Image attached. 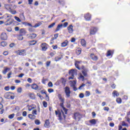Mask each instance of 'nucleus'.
<instances>
[{"instance_id": "774afa93", "label": "nucleus", "mask_w": 130, "mask_h": 130, "mask_svg": "<svg viewBox=\"0 0 130 130\" xmlns=\"http://www.w3.org/2000/svg\"><path fill=\"white\" fill-rule=\"evenodd\" d=\"M68 22H64L63 23V26L64 27V28H66V27H67L68 25Z\"/></svg>"}, {"instance_id": "a878e982", "label": "nucleus", "mask_w": 130, "mask_h": 130, "mask_svg": "<svg viewBox=\"0 0 130 130\" xmlns=\"http://www.w3.org/2000/svg\"><path fill=\"white\" fill-rule=\"evenodd\" d=\"M58 97H59V100L61 101V102H62V103H63V102H64V99H62L60 94L58 95Z\"/></svg>"}, {"instance_id": "8fccbe9b", "label": "nucleus", "mask_w": 130, "mask_h": 130, "mask_svg": "<svg viewBox=\"0 0 130 130\" xmlns=\"http://www.w3.org/2000/svg\"><path fill=\"white\" fill-rule=\"evenodd\" d=\"M85 86H86V84H84V83H82V84L79 86V87L78 88V89L79 90H81V89H82V88H83V87H85Z\"/></svg>"}, {"instance_id": "c85d7f7f", "label": "nucleus", "mask_w": 130, "mask_h": 130, "mask_svg": "<svg viewBox=\"0 0 130 130\" xmlns=\"http://www.w3.org/2000/svg\"><path fill=\"white\" fill-rule=\"evenodd\" d=\"M80 63V62L79 61H77L75 62V67L77 69H78V70H81V68H80L79 67V64Z\"/></svg>"}, {"instance_id": "6e6d98bb", "label": "nucleus", "mask_w": 130, "mask_h": 130, "mask_svg": "<svg viewBox=\"0 0 130 130\" xmlns=\"http://www.w3.org/2000/svg\"><path fill=\"white\" fill-rule=\"evenodd\" d=\"M104 110L105 111H109V108L108 107H105L104 108Z\"/></svg>"}, {"instance_id": "338daca9", "label": "nucleus", "mask_w": 130, "mask_h": 130, "mask_svg": "<svg viewBox=\"0 0 130 130\" xmlns=\"http://www.w3.org/2000/svg\"><path fill=\"white\" fill-rule=\"evenodd\" d=\"M41 94H46V91L44 90H43L41 91Z\"/></svg>"}, {"instance_id": "69168bd1", "label": "nucleus", "mask_w": 130, "mask_h": 130, "mask_svg": "<svg viewBox=\"0 0 130 130\" xmlns=\"http://www.w3.org/2000/svg\"><path fill=\"white\" fill-rule=\"evenodd\" d=\"M5 90H6V91H9V90H10V87H9V86H6V87H5Z\"/></svg>"}, {"instance_id": "0eeeda50", "label": "nucleus", "mask_w": 130, "mask_h": 130, "mask_svg": "<svg viewBox=\"0 0 130 130\" xmlns=\"http://www.w3.org/2000/svg\"><path fill=\"white\" fill-rule=\"evenodd\" d=\"M98 30V29L96 27H92L90 29V35H94L96 33V32H97Z\"/></svg>"}, {"instance_id": "c9c22d12", "label": "nucleus", "mask_w": 130, "mask_h": 130, "mask_svg": "<svg viewBox=\"0 0 130 130\" xmlns=\"http://www.w3.org/2000/svg\"><path fill=\"white\" fill-rule=\"evenodd\" d=\"M20 33H22V34H26V30L24 28H21L20 30Z\"/></svg>"}, {"instance_id": "2eb2a0df", "label": "nucleus", "mask_w": 130, "mask_h": 130, "mask_svg": "<svg viewBox=\"0 0 130 130\" xmlns=\"http://www.w3.org/2000/svg\"><path fill=\"white\" fill-rule=\"evenodd\" d=\"M70 83L71 87H75V86H76V85L77 84V80L70 81Z\"/></svg>"}, {"instance_id": "f3484780", "label": "nucleus", "mask_w": 130, "mask_h": 130, "mask_svg": "<svg viewBox=\"0 0 130 130\" xmlns=\"http://www.w3.org/2000/svg\"><path fill=\"white\" fill-rule=\"evenodd\" d=\"M31 89L34 90H38V85L36 84H33L31 85Z\"/></svg>"}, {"instance_id": "4468645a", "label": "nucleus", "mask_w": 130, "mask_h": 130, "mask_svg": "<svg viewBox=\"0 0 130 130\" xmlns=\"http://www.w3.org/2000/svg\"><path fill=\"white\" fill-rule=\"evenodd\" d=\"M90 58H91L92 60L96 61L98 59V57H97V56L94 55V54H91Z\"/></svg>"}, {"instance_id": "e2e57ef3", "label": "nucleus", "mask_w": 130, "mask_h": 130, "mask_svg": "<svg viewBox=\"0 0 130 130\" xmlns=\"http://www.w3.org/2000/svg\"><path fill=\"white\" fill-rule=\"evenodd\" d=\"M22 115H23V116H27V112L24 111L22 113Z\"/></svg>"}, {"instance_id": "393cba45", "label": "nucleus", "mask_w": 130, "mask_h": 130, "mask_svg": "<svg viewBox=\"0 0 130 130\" xmlns=\"http://www.w3.org/2000/svg\"><path fill=\"white\" fill-rule=\"evenodd\" d=\"M11 95H10V94L8 92L4 94V96L5 98H6V99H9Z\"/></svg>"}, {"instance_id": "603ef678", "label": "nucleus", "mask_w": 130, "mask_h": 130, "mask_svg": "<svg viewBox=\"0 0 130 130\" xmlns=\"http://www.w3.org/2000/svg\"><path fill=\"white\" fill-rule=\"evenodd\" d=\"M23 36L22 35H19L18 37V40H23Z\"/></svg>"}, {"instance_id": "864d4df0", "label": "nucleus", "mask_w": 130, "mask_h": 130, "mask_svg": "<svg viewBox=\"0 0 130 130\" xmlns=\"http://www.w3.org/2000/svg\"><path fill=\"white\" fill-rule=\"evenodd\" d=\"M54 90H53V89L52 88H49L48 89V92H49V93H52V92H53Z\"/></svg>"}, {"instance_id": "ea45409f", "label": "nucleus", "mask_w": 130, "mask_h": 130, "mask_svg": "<svg viewBox=\"0 0 130 130\" xmlns=\"http://www.w3.org/2000/svg\"><path fill=\"white\" fill-rule=\"evenodd\" d=\"M121 99L120 98H117L116 99V102L118 103L119 104H120V103H121Z\"/></svg>"}, {"instance_id": "c756f323", "label": "nucleus", "mask_w": 130, "mask_h": 130, "mask_svg": "<svg viewBox=\"0 0 130 130\" xmlns=\"http://www.w3.org/2000/svg\"><path fill=\"white\" fill-rule=\"evenodd\" d=\"M122 126H126L127 127H128V124L125 123L124 121L122 122Z\"/></svg>"}, {"instance_id": "de8ad7c7", "label": "nucleus", "mask_w": 130, "mask_h": 130, "mask_svg": "<svg viewBox=\"0 0 130 130\" xmlns=\"http://www.w3.org/2000/svg\"><path fill=\"white\" fill-rule=\"evenodd\" d=\"M79 79H81V80H82V81H84L85 77H84V76H83V75L80 74V76H79Z\"/></svg>"}, {"instance_id": "9d476101", "label": "nucleus", "mask_w": 130, "mask_h": 130, "mask_svg": "<svg viewBox=\"0 0 130 130\" xmlns=\"http://www.w3.org/2000/svg\"><path fill=\"white\" fill-rule=\"evenodd\" d=\"M84 18L86 21H90L91 20V15L89 13L85 14Z\"/></svg>"}, {"instance_id": "1a4fd4ad", "label": "nucleus", "mask_w": 130, "mask_h": 130, "mask_svg": "<svg viewBox=\"0 0 130 130\" xmlns=\"http://www.w3.org/2000/svg\"><path fill=\"white\" fill-rule=\"evenodd\" d=\"M44 125L46 128H49V127H50V122H49V120H46Z\"/></svg>"}, {"instance_id": "c03bdc74", "label": "nucleus", "mask_w": 130, "mask_h": 130, "mask_svg": "<svg viewBox=\"0 0 130 130\" xmlns=\"http://www.w3.org/2000/svg\"><path fill=\"white\" fill-rule=\"evenodd\" d=\"M14 18L15 19V20L16 21H17V22H21V19H20V18H19V17H18L17 16H15Z\"/></svg>"}, {"instance_id": "a211bd4d", "label": "nucleus", "mask_w": 130, "mask_h": 130, "mask_svg": "<svg viewBox=\"0 0 130 130\" xmlns=\"http://www.w3.org/2000/svg\"><path fill=\"white\" fill-rule=\"evenodd\" d=\"M60 106L61 107H62L63 111L65 112V114H67V112H68V109H67L64 107L63 106V103H61L60 104Z\"/></svg>"}, {"instance_id": "b1692460", "label": "nucleus", "mask_w": 130, "mask_h": 130, "mask_svg": "<svg viewBox=\"0 0 130 130\" xmlns=\"http://www.w3.org/2000/svg\"><path fill=\"white\" fill-rule=\"evenodd\" d=\"M81 43L83 47H85V46H86V41H85V40L82 39Z\"/></svg>"}, {"instance_id": "423d86ee", "label": "nucleus", "mask_w": 130, "mask_h": 130, "mask_svg": "<svg viewBox=\"0 0 130 130\" xmlns=\"http://www.w3.org/2000/svg\"><path fill=\"white\" fill-rule=\"evenodd\" d=\"M1 38L2 40H7L8 39V35L6 32H3L1 35Z\"/></svg>"}, {"instance_id": "9b49d317", "label": "nucleus", "mask_w": 130, "mask_h": 130, "mask_svg": "<svg viewBox=\"0 0 130 130\" xmlns=\"http://www.w3.org/2000/svg\"><path fill=\"white\" fill-rule=\"evenodd\" d=\"M55 113L56 115H57L58 114V117H59V120L61 121V120H62V118L61 117V113H60V112L59 111L57 112V111H55Z\"/></svg>"}, {"instance_id": "473e14b6", "label": "nucleus", "mask_w": 130, "mask_h": 130, "mask_svg": "<svg viewBox=\"0 0 130 130\" xmlns=\"http://www.w3.org/2000/svg\"><path fill=\"white\" fill-rule=\"evenodd\" d=\"M61 81L62 82V84H63V85L65 86L66 83L67 82V80H66V79H64V78H61Z\"/></svg>"}, {"instance_id": "dca6fc26", "label": "nucleus", "mask_w": 130, "mask_h": 130, "mask_svg": "<svg viewBox=\"0 0 130 130\" xmlns=\"http://www.w3.org/2000/svg\"><path fill=\"white\" fill-rule=\"evenodd\" d=\"M11 69L6 67L4 68V70L2 71V73L4 75H6V74H7L8 72Z\"/></svg>"}, {"instance_id": "7c9ffc66", "label": "nucleus", "mask_w": 130, "mask_h": 130, "mask_svg": "<svg viewBox=\"0 0 130 130\" xmlns=\"http://www.w3.org/2000/svg\"><path fill=\"white\" fill-rule=\"evenodd\" d=\"M27 26H29V27H32V28H36L37 27H38V25H35V26H32V24L30 23H27Z\"/></svg>"}, {"instance_id": "aec40b11", "label": "nucleus", "mask_w": 130, "mask_h": 130, "mask_svg": "<svg viewBox=\"0 0 130 130\" xmlns=\"http://www.w3.org/2000/svg\"><path fill=\"white\" fill-rule=\"evenodd\" d=\"M63 26V25L62 24H58L56 28L55 31L56 32H57V31H59V30H60V28H61V27Z\"/></svg>"}, {"instance_id": "72a5a7b5", "label": "nucleus", "mask_w": 130, "mask_h": 130, "mask_svg": "<svg viewBox=\"0 0 130 130\" xmlns=\"http://www.w3.org/2000/svg\"><path fill=\"white\" fill-rule=\"evenodd\" d=\"M82 73L84 76V77H87V70H83Z\"/></svg>"}, {"instance_id": "5fc2aeb1", "label": "nucleus", "mask_w": 130, "mask_h": 130, "mask_svg": "<svg viewBox=\"0 0 130 130\" xmlns=\"http://www.w3.org/2000/svg\"><path fill=\"white\" fill-rule=\"evenodd\" d=\"M34 109V107L32 106H29L28 108V111H31V110Z\"/></svg>"}, {"instance_id": "bf43d9fd", "label": "nucleus", "mask_w": 130, "mask_h": 130, "mask_svg": "<svg viewBox=\"0 0 130 130\" xmlns=\"http://www.w3.org/2000/svg\"><path fill=\"white\" fill-rule=\"evenodd\" d=\"M84 93H81L80 94H79V98H84Z\"/></svg>"}, {"instance_id": "bb28decb", "label": "nucleus", "mask_w": 130, "mask_h": 130, "mask_svg": "<svg viewBox=\"0 0 130 130\" xmlns=\"http://www.w3.org/2000/svg\"><path fill=\"white\" fill-rule=\"evenodd\" d=\"M35 123L37 125H40V123H41L40 122V120H38V119H36L35 120Z\"/></svg>"}, {"instance_id": "20e7f679", "label": "nucleus", "mask_w": 130, "mask_h": 130, "mask_svg": "<svg viewBox=\"0 0 130 130\" xmlns=\"http://www.w3.org/2000/svg\"><path fill=\"white\" fill-rule=\"evenodd\" d=\"M14 22V19H12V18H9L6 21V22L5 23V25L6 26H9L10 25H12V24H13Z\"/></svg>"}, {"instance_id": "39448f33", "label": "nucleus", "mask_w": 130, "mask_h": 130, "mask_svg": "<svg viewBox=\"0 0 130 130\" xmlns=\"http://www.w3.org/2000/svg\"><path fill=\"white\" fill-rule=\"evenodd\" d=\"M27 36L29 39H34V38H36L37 35L36 34H27Z\"/></svg>"}, {"instance_id": "e433bc0d", "label": "nucleus", "mask_w": 130, "mask_h": 130, "mask_svg": "<svg viewBox=\"0 0 130 130\" xmlns=\"http://www.w3.org/2000/svg\"><path fill=\"white\" fill-rule=\"evenodd\" d=\"M111 53H112V52L111 50L108 51L107 53V56H110L111 55H112Z\"/></svg>"}, {"instance_id": "4c0bfd02", "label": "nucleus", "mask_w": 130, "mask_h": 130, "mask_svg": "<svg viewBox=\"0 0 130 130\" xmlns=\"http://www.w3.org/2000/svg\"><path fill=\"white\" fill-rule=\"evenodd\" d=\"M29 97L31 99H35V95L33 93H30L29 94Z\"/></svg>"}, {"instance_id": "cd10ccee", "label": "nucleus", "mask_w": 130, "mask_h": 130, "mask_svg": "<svg viewBox=\"0 0 130 130\" xmlns=\"http://www.w3.org/2000/svg\"><path fill=\"white\" fill-rule=\"evenodd\" d=\"M113 95H114V96H116V97H118V96H119V93H118V92H117V91H116V90H114V91H113Z\"/></svg>"}, {"instance_id": "a18cd8bd", "label": "nucleus", "mask_w": 130, "mask_h": 130, "mask_svg": "<svg viewBox=\"0 0 130 130\" xmlns=\"http://www.w3.org/2000/svg\"><path fill=\"white\" fill-rule=\"evenodd\" d=\"M43 105L44 107H45V108L47 107V103L45 101L43 102Z\"/></svg>"}, {"instance_id": "f03ea898", "label": "nucleus", "mask_w": 130, "mask_h": 130, "mask_svg": "<svg viewBox=\"0 0 130 130\" xmlns=\"http://www.w3.org/2000/svg\"><path fill=\"white\" fill-rule=\"evenodd\" d=\"M74 116V119H75V120H77L78 121H79L80 119L82 118V115H80L78 112L75 113Z\"/></svg>"}, {"instance_id": "6e6552de", "label": "nucleus", "mask_w": 130, "mask_h": 130, "mask_svg": "<svg viewBox=\"0 0 130 130\" xmlns=\"http://www.w3.org/2000/svg\"><path fill=\"white\" fill-rule=\"evenodd\" d=\"M73 28H74V26H73V25L72 24L70 25L67 28L69 31V33H70V34H72V33L74 32V29Z\"/></svg>"}, {"instance_id": "5701e85b", "label": "nucleus", "mask_w": 130, "mask_h": 130, "mask_svg": "<svg viewBox=\"0 0 130 130\" xmlns=\"http://www.w3.org/2000/svg\"><path fill=\"white\" fill-rule=\"evenodd\" d=\"M28 116L30 119H35V118H36V116H35V115L29 114Z\"/></svg>"}, {"instance_id": "4d7b16f0", "label": "nucleus", "mask_w": 130, "mask_h": 130, "mask_svg": "<svg viewBox=\"0 0 130 130\" xmlns=\"http://www.w3.org/2000/svg\"><path fill=\"white\" fill-rule=\"evenodd\" d=\"M18 93H21L22 92V88L19 87L17 89Z\"/></svg>"}, {"instance_id": "79ce46f5", "label": "nucleus", "mask_w": 130, "mask_h": 130, "mask_svg": "<svg viewBox=\"0 0 130 130\" xmlns=\"http://www.w3.org/2000/svg\"><path fill=\"white\" fill-rule=\"evenodd\" d=\"M48 86L50 88H52V87H53V84H52V82H50L48 83Z\"/></svg>"}, {"instance_id": "f704fd0d", "label": "nucleus", "mask_w": 130, "mask_h": 130, "mask_svg": "<svg viewBox=\"0 0 130 130\" xmlns=\"http://www.w3.org/2000/svg\"><path fill=\"white\" fill-rule=\"evenodd\" d=\"M10 119H13L15 117V114H12L8 116Z\"/></svg>"}, {"instance_id": "4be33fe9", "label": "nucleus", "mask_w": 130, "mask_h": 130, "mask_svg": "<svg viewBox=\"0 0 130 130\" xmlns=\"http://www.w3.org/2000/svg\"><path fill=\"white\" fill-rule=\"evenodd\" d=\"M28 43H29V45H35V44L37 43V41L35 40H33V41H29Z\"/></svg>"}, {"instance_id": "f257e3e1", "label": "nucleus", "mask_w": 130, "mask_h": 130, "mask_svg": "<svg viewBox=\"0 0 130 130\" xmlns=\"http://www.w3.org/2000/svg\"><path fill=\"white\" fill-rule=\"evenodd\" d=\"M69 75L71 76L69 77V80H73L74 76H77V70L72 69L70 70Z\"/></svg>"}, {"instance_id": "49530a36", "label": "nucleus", "mask_w": 130, "mask_h": 130, "mask_svg": "<svg viewBox=\"0 0 130 130\" xmlns=\"http://www.w3.org/2000/svg\"><path fill=\"white\" fill-rule=\"evenodd\" d=\"M86 97H89V96H90V95H91V93H90V91H86Z\"/></svg>"}, {"instance_id": "412c9836", "label": "nucleus", "mask_w": 130, "mask_h": 130, "mask_svg": "<svg viewBox=\"0 0 130 130\" xmlns=\"http://www.w3.org/2000/svg\"><path fill=\"white\" fill-rule=\"evenodd\" d=\"M89 122L90 123H91V124H93V125H95V124L97 123V121H96V120L95 119L89 120Z\"/></svg>"}, {"instance_id": "2f4dec72", "label": "nucleus", "mask_w": 130, "mask_h": 130, "mask_svg": "<svg viewBox=\"0 0 130 130\" xmlns=\"http://www.w3.org/2000/svg\"><path fill=\"white\" fill-rule=\"evenodd\" d=\"M7 44H8L6 43V42L3 41V42H1V46H3V47H6V46Z\"/></svg>"}, {"instance_id": "a19ab883", "label": "nucleus", "mask_w": 130, "mask_h": 130, "mask_svg": "<svg viewBox=\"0 0 130 130\" xmlns=\"http://www.w3.org/2000/svg\"><path fill=\"white\" fill-rule=\"evenodd\" d=\"M55 25V22H53L48 26V28H50L53 27V26Z\"/></svg>"}, {"instance_id": "7ed1b4c3", "label": "nucleus", "mask_w": 130, "mask_h": 130, "mask_svg": "<svg viewBox=\"0 0 130 130\" xmlns=\"http://www.w3.org/2000/svg\"><path fill=\"white\" fill-rule=\"evenodd\" d=\"M64 92L66 93L67 97H68V98H69V97H70V96H71V90L70 89V87H69V86H66L65 87Z\"/></svg>"}, {"instance_id": "0e129e2a", "label": "nucleus", "mask_w": 130, "mask_h": 130, "mask_svg": "<svg viewBox=\"0 0 130 130\" xmlns=\"http://www.w3.org/2000/svg\"><path fill=\"white\" fill-rule=\"evenodd\" d=\"M7 31L8 32H11L12 31V28L11 27H8L7 29H6Z\"/></svg>"}, {"instance_id": "09e8293b", "label": "nucleus", "mask_w": 130, "mask_h": 130, "mask_svg": "<svg viewBox=\"0 0 130 130\" xmlns=\"http://www.w3.org/2000/svg\"><path fill=\"white\" fill-rule=\"evenodd\" d=\"M61 59V58L59 57H56L55 58V61H58L60 60Z\"/></svg>"}, {"instance_id": "680f3d73", "label": "nucleus", "mask_w": 130, "mask_h": 130, "mask_svg": "<svg viewBox=\"0 0 130 130\" xmlns=\"http://www.w3.org/2000/svg\"><path fill=\"white\" fill-rule=\"evenodd\" d=\"M11 76H12V72H10L9 74H8V79H10V78H11Z\"/></svg>"}, {"instance_id": "ddd939ff", "label": "nucleus", "mask_w": 130, "mask_h": 130, "mask_svg": "<svg viewBox=\"0 0 130 130\" xmlns=\"http://www.w3.org/2000/svg\"><path fill=\"white\" fill-rule=\"evenodd\" d=\"M42 49L44 51H46V49H47V45L46 44V43L42 44Z\"/></svg>"}, {"instance_id": "37998d69", "label": "nucleus", "mask_w": 130, "mask_h": 130, "mask_svg": "<svg viewBox=\"0 0 130 130\" xmlns=\"http://www.w3.org/2000/svg\"><path fill=\"white\" fill-rule=\"evenodd\" d=\"M32 114H33L34 115H37V110H32Z\"/></svg>"}, {"instance_id": "3c124183", "label": "nucleus", "mask_w": 130, "mask_h": 130, "mask_svg": "<svg viewBox=\"0 0 130 130\" xmlns=\"http://www.w3.org/2000/svg\"><path fill=\"white\" fill-rule=\"evenodd\" d=\"M50 63H51L50 61H48L47 62H46V67L47 68H48V67H49V66H50Z\"/></svg>"}, {"instance_id": "13d9d810", "label": "nucleus", "mask_w": 130, "mask_h": 130, "mask_svg": "<svg viewBox=\"0 0 130 130\" xmlns=\"http://www.w3.org/2000/svg\"><path fill=\"white\" fill-rule=\"evenodd\" d=\"M11 13L12 15H16V14H17V11L13 10V11H11Z\"/></svg>"}, {"instance_id": "f8f14e48", "label": "nucleus", "mask_w": 130, "mask_h": 130, "mask_svg": "<svg viewBox=\"0 0 130 130\" xmlns=\"http://www.w3.org/2000/svg\"><path fill=\"white\" fill-rule=\"evenodd\" d=\"M26 53V50L25 49L20 50L18 51V54L19 55H24V54H25Z\"/></svg>"}, {"instance_id": "6ab92c4d", "label": "nucleus", "mask_w": 130, "mask_h": 130, "mask_svg": "<svg viewBox=\"0 0 130 130\" xmlns=\"http://www.w3.org/2000/svg\"><path fill=\"white\" fill-rule=\"evenodd\" d=\"M69 42H68V40H65L63 42H62L61 44V47H66L68 45V44Z\"/></svg>"}, {"instance_id": "58836bf2", "label": "nucleus", "mask_w": 130, "mask_h": 130, "mask_svg": "<svg viewBox=\"0 0 130 130\" xmlns=\"http://www.w3.org/2000/svg\"><path fill=\"white\" fill-rule=\"evenodd\" d=\"M28 31H29V32H35V29H34L32 27H29Z\"/></svg>"}, {"instance_id": "052dcab7", "label": "nucleus", "mask_w": 130, "mask_h": 130, "mask_svg": "<svg viewBox=\"0 0 130 130\" xmlns=\"http://www.w3.org/2000/svg\"><path fill=\"white\" fill-rule=\"evenodd\" d=\"M24 76V74L23 73L20 74L18 76V78H23V76Z\"/></svg>"}]
</instances>
